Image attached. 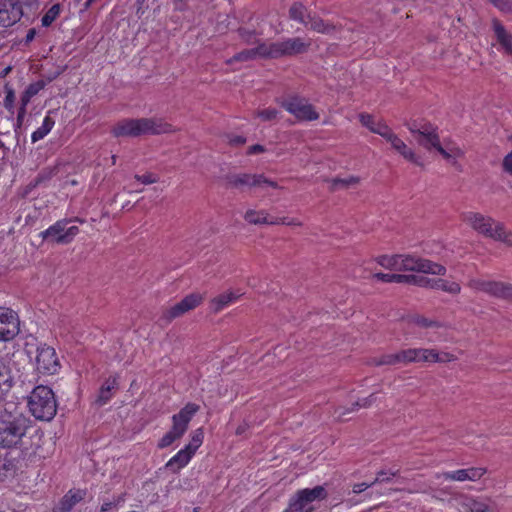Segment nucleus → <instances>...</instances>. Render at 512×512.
<instances>
[{
	"label": "nucleus",
	"instance_id": "393cba45",
	"mask_svg": "<svg viewBox=\"0 0 512 512\" xmlns=\"http://www.w3.org/2000/svg\"><path fill=\"white\" fill-rule=\"evenodd\" d=\"M241 294L235 293V292H225L223 294H220L210 301V310L213 313H219L224 308L228 307L230 304L235 302Z\"/></svg>",
	"mask_w": 512,
	"mask_h": 512
},
{
	"label": "nucleus",
	"instance_id": "13d9d810",
	"mask_svg": "<svg viewBox=\"0 0 512 512\" xmlns=\"http://www.w3.org/2000/svg\"><path fill=\"white\" fill-rule=\"evenodd\" d=\"M274 220H278L280 223L279 224H283V225H288V226H301V222L298 221L297 219H289V218H286V217H283V218H274Z\"/></svg>",
	"mask_w": 512,
	"mask_h": 512
},
{
	"label": "nucleus",
	"instance_id": "9b49d317",
	"mask_svg": "<svg viewBox=\"0 0 512 512\" xmlns=\"http://www.w3.org/2000/svg\"><path fill=\"white\" fill-rule=\"evenodd\" d=\"M328 493L324 486L318 485L314 488H305L296 492L293 498H291V507H294L300 512H312L313 507L310 504L314 501H320L326 499Z\"/></svg>",
	"mask_w": 512,
	"mask_h": 512
},
{
	"label": "nucleus",
	"instance_id": "2f4dec72",
	"mask_svg": "<svg viewBox=\"0 0 512 512\" xmlns=\"http://www.w3.org/2000/svg\"><path fill=\"white\" fill-rule=\"evenodd\" d=\"M55 121L50 117L46 116L43 119L42 125L35 130L31 135V140L33 143L43 139L54 127Z\"/></svg>",
	"mask_w": 512,
	"mask_h": 512
},
{
	"label": "nucleus",
	"instance_id": "0eeeda50",
	"mask_svg": "<svg viewBox=\"0 0 512 512\" xmlns=\"http://www.w3.org/2000/svg\"><path fill=\"white\" fill-rule=\"evenodd\" d=\"M400 271L421 272L443 276L446 268L428 259L413 254H400Z\"/></svg>",
	"mask_w": 512,
	"mask_h": 512
},
{
	"label": "nucleus",
	"instance_id": "774afa93",
	"mask_svg": "<svg viewBox=\"0 0 512 512\" xmlns=\"http://www.w3.org/2000/svg\"><path fill=\"white\" fill-rule=\"evenodd\" d=\"M38 0H24L26 6H30L36 3Z\"/></svg>",
	"mask_w": 512,
	"mask_h": 512
},
{
	"label": "nucleus",
	"instance_id": "4be33fe9",
	"mask_svg": "<svg viewBox=\"0 0 512 512\" xmlns=\"http://www.w3.org/2000/svg\"><path fill=\"white\" fill-rule=\"evenodd\" d=\"M492 27L498 43L506 53L512 55V34H510L498 19L492 20Z\"/></svg>",
	"mask_w": 512,
	"mask_h": 512
},
{
	"label": "nucleus",
	"instance_id": "6ab92c4d",
	"mask_svg": "<svg viewBox=\"0 0 512 512\" xmlns=\"http://www.w3.org/2000/svg\"><path fill=\"white\" fill-rule=\"evenodd\" d=\"M256 58H269L268 43L262 42L255 48L246 49L235 54L232 58L227 60V64H232L236 61L245 62Z\"/></svg>",
	"mask_w": 512,
	"mask_h": 512
},
{
	"label": "nucleus",
	"instance_id": "f704fd0d",
	"mask_svg": "<svg viewBox=\"0 0 512 512\" xmlns=\"http://www.w3.org/2000/svg\"><path fill=\"white\" fill-rule=\"evenodd\" d=\"M396 354L398 364L408 365L411 363H417L418 348L403 349L396 352Z\"/></svg>",
	"mask_w": 512,
	"mask_h": 512
},
{
	"label": "nucleus",
	"instance_id": "f03ea898",
	"mask_svg": "<svg viewBox=\"0 0 512 512\" xmlns=\"http://www.w3.org/2000/svg\"><path fill=\"white\" fill-rule=\"evenodd\" d=\"M29 426V420L22 414L8 411L4 406L0 410V448L17 447Z\"/></svg>",
	"mask_w": 512,
	"mask_h": 512
},
{
	"label": "nucleus",
	"instance_id": "338daca9",
	"mask_svg": "<svg viewBox=\"0 0 512 512\" xmlns=\"http://www.w3.org/2000/svg\"><path fill=\"white\" fill-rule=\"evenodd\" d=\"M284 512H300V511H297L294 507H291V502H290L289 508L286 509Z\"/></svg>",
	"mask_w": 512,
	"mask_h": 512
},
{
	"label": "nucleus",
	"instance_id": "ea45409f",
	"mask_svg": "<svg viewBox=\"0 0 512 512\" xmlns=\"http://www.w3.org/2000/svg\"><path fill=\"white\" fill-rule=\"evenodd\" d=\"M437 350L428 348H418L417 363L429 362L435 363Z\"/></svg>",
	"mask_w": 512,
	"mask_h": 512
},
{
	"label": "nucleus",
	"instance_id": "6e6552de",
	"mask_svg": "<svg viewBox=\"0 0 512 512\" xmlns=\"http://www.w3.org/2000/svg\"><path fill=\"white\" fill-rule=\"evenodd\" d=\"M279 103L299 121H315L319 119V113L303 97L293 95L279 101Z\"/></svg>",
	"mask_w": 512,
	"mask_h": 512
},
{
	"label": "nucleus",
	"instance_id": "a211bd4d",
	"mask_svg": "<svg viewBox=\"0 0 512 512\" xmlns=\"http://www.w3.org/2000/svg\"><path fill=\"white\" fill-rule=\"evenodd\" d=\"M145 135H160L177 131L170 123L160 117L142 118Z\"/></svg>",
	"mask_w": 512,
	"mask_h": 512
},
{
	"label": "nucleus",
	"instance_id": "aec40b11",
	"mask_svg": "<svg viewBox=\"0 0 512 512\" xmlns=\"http://www.w3.org/2000/svg\"><path fill=\"white\" fill-rule=\"evenodd\" d=\"M389 142L393 149L400 153L406 160L411 161L417 165H421L419 158L415 153L407 147V145L390 129L383 137Z\"/></svg>",
	"mask_w": 512,
	"mask_h": 512
},
{
	"label": "nucleus",
	"instance_id": "f8f14e48",
	"mask_svg": "<svg viewBox=\"0 0 512 512\" xmlns=\"http://www.w3.org/2000/svg\"><path fill=\"white\" fill-rule=\"evenodd\" d=\"M20 331V321L12 309L0 307V341H10Z\"/></svg>",
	"mask_w": 512,
	"mask_h": 512
},
{
	"label": "nucleus",
	"instance_id": "5fc2aeb1",
	"mask_svg": "<svg viewBox=\"0 0 512 512\" xmlns=\"http://www.w3.org/2000/svg\"><path fill=\"white\" fill-rule=\"evenodd\" d=\"M502 167L506 173L512 176V151L504 157Z\"/></svg>",
	"mask_w": 512,
	"mask_h": 512
},
{
	"label": "nucleus",
	"instance_id": "9d476101",
	"mask_svg": "<svg viewBox=\"0 0 512 512\" xmlns=\"http://www.w3.org/2000/svg\"><path fill=\"white\" fill-rule=\"evenodd\" d=\"M35 367L39 374L54 375L60 370L59 358L53 347L42 344L36 349Z\"/></svg>",
	"mask_w": 512,
	"mask_h": 512
},
{
	"label": "nucleus",
	"instance_id": "79ce46f5",
	"mask_svg": "<svg viewBox=\"0 0 512 512\" xmlns=\"http://www.w3.org/2000/svg\"><path fill=\"white\" fill-rule=\"evenodd\" d=\"M204 434L202 429H197L193 432L191 441L189 444H187L185 447L189 448V450L195 454L197 449L201 446L203 442Z\"/></svg>",
	"mask_w": 512,
	"mask_h": 512
},
{
	"label": "nucleus",
	"instance_id": "c9c22d12",
	"mask_svg": "<svg viewBox=\"0 0 512 512\" xmlns=\"http://www.w3.org/2000/svg\"><path fill=\"white\" fill-rule=\"evenodd\" d=\"M494 282L495 281H486L479 278H473L468 281L467 285L469 288L475 291H482L491 295Z\"/></svg>",
	"mask_w": 512,
	"mask_h": 512
},
{
	"label": "nucleus",
	"instance_id": "6e6d98bb",
	"mask_svg": "<svg viewBox=\"0 0 512 512\" xmlns=\"http://www.w3.org/2000/svg\"><path fill=\"white\" fill-rule=\"evenodd\" d=\"M239 34L241 38L246 41L247 43H253V40L255 38V32L246 30V29H239Z\"/></svg>",
	"mask_w": 512,
	"mask_h": 512
},
{
	"label": "nucleus",
	"instance_id": "f3484780",
	"mask_svg": "<svg viewBox=\"0 0 512 512\" xmlns=\"http://www.w3.org/2000/svg\"><path fill=\"white\" fill-rule=\"evenodd\" d=\"M487 472L486 468L483 467H471L467 469H459L456 471L444 472L437 474V478H443L450 481H477L482 478Z\"/></svg>",
	"mask_w": 512,
	"mask_h": 512
},
{
	"label": "nucleus",
	"instance_id": "4468645a",
	"mask_svg": "<svg viewBox=\"0 0 512 512\" xmlns=\"http://www.w3.org/2000/svg\"><path fill=\"white\" fill-rule=\"evenodd\" d=\"M203 299L204 297L202 294L191 293L184 297L180 302L166 309L163 312V318H165L167 321H172L173 319L182 316L190 310L195 309L202 303Z\"/></svg>",
	"mask_w": 512,
	"mask_h": 512
},
{
	"label": "nucleus",
	"instance_id": "de8ad7c7",
	"mask_svg": "<svg viewBox=\"0 0 512 512\" xmlns=\"http://www.w3.org/2000/svg\"><path fill=\"white\" fill-rule=\"evenodd\" d=\"M279 111L275 108H266L263 110H259L257 112V116L261 118L263 121H271L277 118Z\"/></svg>",
	"mask_w": 512,
	"mask_h": 512
},
{
	"label": "nucleus",
	"instance_id": "864d4df0",
	"mask_svg": "<svg viewBox=\"0 0 512 512\" xmlns=\"http://www.w3.org/2000/svg\"><path fill=\"white\" fill-rule=\"evenodd\" d=\"M455 360H456L455 355H453V354H451L449 352H441V353H439L437 351L435 363H448V362H453Z\"/></svg>",
	"mask_w": 512,
	"mask_h": 512
},
{
	"label": "nucleus",
	"instance_id": "f257e3e1",
	"mask_svg": "<svg viewBox=\"0 0 512 512\" xmlns=\"http://www.w3.org/2000/svg\"><path fill=\"white\" fill-rule=\"evenodd\" d=\"M417 143L427 150L436 149L446 160L462 157L464 152L454 144H447L446 148L440 144L437 128L429 122L413 121L406 124Z\"/></svg>",
	"mask_w": 512,
	"mask_h": 512
},
{
	"label": "nucleus",
	"instance_id": "052dcab7",
	"mask_svg": "<svg viewBox=\"0 0 512 512\" xmlns=\"http://www.w3.org/2000/svg\"><path fill=\"white\" fill-rule=\"evenodd\" d=\"M246 139L243 136H233L230 138L229 143L234 146H240L245 144Z\"/></svg>",
	"mask_w": 512,
	"mask_h": 512
},
{
	"label": "nucleus",
	"instance_id": "58836bf2",
	"mask_svg": "<svg viewBox=\"0 0 512 512\" xmlns=\"http://www.w3.org/2000/svg\"><path fill=\"white\" fill-rule=\"evenodd\" d=\"M60 12L61 7L59 4H54L53 6H51L50 9L44 14V16L41 19L42 26H50L59 16Z\"/></svg>",
	"mask_w": 512,
	"mask_h": 512
},
{
	"label": "nucleus",
	"instance_id": "e2e57ef3",
	"mask_svg": "<svg viewBox=\"0 0 512 512\" xmlns=\"http://www.w3.org/2000/svg\"><path fill=\"white\" fill-rule=\"evenodd\" d=\"M35 34H36L35 30L34 29H30L28 31L27 35H26V42L32 41L34 39V37H35Z\"/></svg>",
	"mask_w": 512,
	"mask_h": 512
},
{
	"label": "nucleus",
	"instance_id": "5701e85b",
	"mask_svg": "<svg viewBox=\"0 0 512 512\" xmlns=\"http://www.w3.org/2000/svg\"><path fill=\"white\" fill-rule=\"evenodd\" d=\"M193 455L189 448L184 447L166 463V468L177 473L190 462Z\"/></svg>",
	"mask_w": 512,
	"mask_h": 512
},
{
	"label": "nucleus",
	"instance_id": "bb28decb",
	"mask_svg": "<svg viewBox=\"0 0 512 512\" xmlns=\"http://www.w3.org/2000/svg\"><path fill=\"white\" fill-rule=\"evenodd\" d=\"M244 219L250 224H269V225H278L280 222L278 220H274V218L269 217L268 213L264 210L256 211V210H248Z\"/></svg>",
	"mask_w": 512,
	"mask_h": 512
},
{
	"label": "nucleus",
	"instance_id": "c85d7f7f",
	"mask_svg": "<svg viewBox=\"0 0 512 512\" xmlns=\"http://www.w3.org/2000/svg\"><path fill=\"white\" fill-rule=\"evenodd\" d=\"M85 491L83 490H70L61 500L60 502V512H70L72 508L79 503L85 496Z\"/></svg>",
	"mask_w": 512,
	"mask_h": 512
},
{
	"label": "nucleus",
	"instance_id": "7c9ffc66",
	"mask_svg": "<svg viewBox=\"0 0 512 512\" xmlns=\"http://www.w3.org/2000/svg\"><path fill=\"white\" fill-rule=\"evenodd\" d=\"M491 296L512 302V284L495 281Z\"/></svg>",
	"mask_w": 512,
	"mask_h": 512
},
{
	"label": "nucleus",
	"instance_id": "603ef678",
	"mask_svg": "<svg viewBox=\"0 0 512 512\" xmlns=\"http://www.w3.org/2000/svg\"><path fill=\"white\" fill-rule=\"evenodd\" d=\"M44 88V82L42 81H39V82H36V83H33V84H30L26 91H25V94L28 96V97H33L35 96L41 89Z\"/></svg>",
	"mask_w": 512,
	"mask_h": 512
},
{
	"label": "nucleus",
	"instance_id": "a18cd8bd",
	"mask_svg": "<svg viewBox=\"0 0 512 512\" xmlns=\"http://www.w3.org/2000/svg\"><path fill=\"white\" fill-rule=\"evenodd\" d=\"M399 474V470L395 471H385L380 470L376 473L375 479L372 481V484L375 485L377 483L390 482L391 479Z\"/></svg>",
	"mask_w": 512,
	"mask_h": 512
},
{
	"label": "nucleus",
	"instance_id": "4c0bfd02",
	"mask_svg": "<svg viewBox=\"0 0 512 512\" xmlns=\"http://www.w3.org/2000/svg\"><path fill=\"white\" fill-rule=\"evenodd\" d=\"M369 364L373 365V366L397 365L398 364L397 354L396 353L383 354L379 357H373L369 361Z\"/></svg>",
	"mask_w": 512,
	"mask_h": 512
},
{
	"label": "nucleus",
	"instance_id": "423d86ee",
	"mask_svg": "<svg viewBox=\"0 0 512 512\" xmlns=\"http://www.w3.org/2000/svg\"><path fill=\"white\" fill-rule=\"evenodd\" d=\"M311 43L300 37L287 38L279 42L268 43L269 58L277 59L303 54L308 51Z\"/></svg>",
	"mask_w": 512,
	"mask_h": 512
},
{
	"label": "nucleus",
	"instance_id": "3c124183",
	"mask_svg": "<svg viewBox=\"0 0 512 512\" xmlns=\"http://www.w3.org/2000/svg\"><path fill=\"white\" fill-rule=\"evenodd\" d=\"M376 397H375V394L372 393L371 395H369L368 397L362 399V400H359L357 402H355L353 404V409L352 411L358 409L359 407H369L372 405V403L375 401Z\"/></svg>",
	"mask_w": 512,
	"mask_h": 512
},
{
	"label": "nucleus",
	"instance_id": "20e7f679",
	"mask_svg": "<svg viewBox=\"0 0 512 512\" xmlns=\"http://www.w3.org/2000/svg\"><path fill=\"white\" fill-rule=\"evenodd\" d=\"M28 408L38 420L50 421L57 412V403L52 389L47 386H37L28 397Z\"/></svg>",
	"mask_w": 512,
	"mask_h": 512
},
{
	"label": "nucleus",
	"instance_id": "c03bdc74",
	"mask_svg": "<svg viewBox=\"0 0 512 512\" xmlns=\"http://www.w3.org/2000/svg\"><path fill=\"white\" fill-rule=\"evenodd\" d=\"M359 182V178L355 176H350L347 178H334L332 180V189H337L338 187H349L351 185H356Z\"/></svg>",
	"mask_w": 512,
	"mask_h": 512
},
{
	"label": "nucleus",
	"instance_id": "8fccbe9b",
	"mask_svg": "<svg viewBox=\"0 0 512 512\" xmlns=\"http://www.w3.org/2000/svg\"><path fill=\"white\" fill-rule=\"evenodd\" d=\"M134 178L141 182L142 184H145V185H148V184H153V183H156L158 181V178L156 175L152 174V173H146V174H143V175H135Z\"/></svg>",
	"mask_w": 512,
	"mask_h": 512
},
{
	"label": "nucleus",
	"instance_id": "2eb2a0df",
	"mask_svg": "<svg viewBox=\"0 0 512 512\" xmlns=\"http://www.w3.org/2000/svg\"><path fill=\"white\" fill-rule=\"evenodd\" d=\"M228 184L234 188L240 187H260L268 185L272 188H278L276 182L267 179L262 174H234L227 177Z\"/></svg>",
	"mask_w": 512,
	"mask_h": 512
},
{
	"label": "nucleus",
	"instance_id": "72a5a7b5",
	"mask_svg": "<svg viewBox=\"0 0 512 512\" xmlns=\"http://www.w3.org/2000/svg\"><path fill=\"white\" fill-rule=\"evenodd\" d=\"M373 278L385 283H407V280L412 279L408 275L395 273H375Z\"/></svg>",
	"mask_w": 512,
	"mask_h": 512
},
{
	"label": "nucleus",
	"instance_id": "e433bc0d",
	"mask_svg": "<svg viewBox=\"0 0 512 512\" xmlns=\"http://www.w3.org/2000/svg\"><path fill=\"white\" fill-rule=\"evenodd\" d=\"M433 289L442 290L450 294H459L461 291V287L458 283L449 282L444 279H435Z\"/></svg>",
	"mask_w": 512,
	"mask_h": 512
},
{
	"label": "nucleus",
	"instance_id": "680f3d73",
	"mask_svg": "<svg viewBox=\"0 0 512 512\" xmlns=\"http://www.w3.org/2000/svg\"><path fill=\"white\" fill-rule=\"evenodd\" d=\"M175 10L184 11L187 8V0H173Z\"/></svg>",
	"mask_w": 512,
	"mask_h": 512
},
{
	"label": "nucleus",
	"instance_id": "412c9836",
	"mask_svg": "<svg viewBox=\"0 0 512 512\" xmlns=\"http://www.w3.org/2000/svg\"><path fill=\"white\" fill-rule=\"evenodd\" d=\"M14 386V377L6 361L0 357V401L4 400Z\"/></svg>",
	"mask_w": 512,
	"mask_h": 512
},
{
	"label": "nucleus",
	"instance_id": "69168bd1",
	"mask_svg": "<svg viewBox=\"0 0 512 512\" xmlns=\"http://www.w3.org/2000/svg\"><path fill=\"white\" fill-rule=\"evenodd\" d=\"M97 0H86V2L84 3V8L85 9H88L90 6H92V4H94Z\"/></svg>",
	"mask_w": 512,
	"mask_h": 512
},
{
	"label": "nucleus",
	"instance_id": "ddd939ff",
	"mask_svg": "<svg viewBox=\"0 0 512 512\" xmlns=\"http://www.w3.org/2000/svg\"><path fill=\"white\" fill-rule=\"evenodd\" d=\"M24 0H0V26L10 27L23 15Z\"/></svg>",
	"mask_w": 512,
	"mask_h": 512
},
{
	"label": "nucleus",
	"instance_id": "7ed1b4c3",
	"mask_svg": "<svg viewBox=\"0 0 512 512\" xmlns=\"http://www.w3.org/2000/svg\"><path fill=\"white\" fill-rule=\"evenodd\" d=\"M463 220L478 233L512 246V233L506 231L504 225L493 218L481 213L467 212L463 214Z\"/></svg>",
	"mask_w": 512,
	"mask_h": 512
},
{
	"label": "nucleus",
	"instance_id": "1a4fd4ad",
	"mask_svg": "<svg viewBox=\"0 0 512 512\" xmlns=\"http://www.w3.org/2000/svg\"><path fill=\"white\" fill-rule=\"evenodd\" d=\"M72 222L71 219H61L55 222L46 230L40 233L43 240L50 241L56 244H69L73 241L75 236L79 233L77 226L67 225Z\"/></svg>",
	"mask_w": 512,
	"mask_h": 512
},
{
	"label": "nucleus",
	"instance_id": "4d7b16f0",
	"mask_svg": "<svg viewBox=\"0 0 512 512\" xmlns=\"http://www.w3.org/2000/svg\"><path fill=\"white\" fill-rule=\"evenodd\" d=\"M372 486H374L372 484V482H370V483H366V482L357 483V484L353 485L352 492L355 493V494H360V493L364 492L365 490H367L368 488H370Z\"/></svg>",
	"mask_w": 512,
	"mask_h": 512
},
{
	"label": "nucleus",
	"instance_id": "dca6fc26",
	"mask_svg": "<svg viewBox=\"0 0 512 512\" xmlns=\"http://www.w3.org/2000/svg\"><path fill=\"white\" fill-rule=\"evenodd\" d=\"M112 133L115 137H139L143 136V122L142 118H126L118 121L113 129Z\"/></svg>",
	"mask_w": 512,
	"mask_h": 512
},
{
	"label": "nucleus",
	"instance_id": "0e129e2a",
	"mask_svg": "<svg viewBox=\"0 0 512 512\" xmlns=\"http://www.w3.org/2000/svg\"><path fill=\"white\" fill-rule=\"evenodd\" d=\"M113 506V503L111 502H106L104 503L102 506H101V511L102 512H106L108 511L109 509H111V507Z\"/></svg>",
	"mask_w": 512,
	"mask_h": 512
},
{
	"label": "nucleus",
	"instance_id": "a878e982",
	"mask_svg": "<svg viewBox=\"0 0 512 512\" xmlns=\"http://www.w3.org/2000/svg\"><path fill=\"white\" fill-rule=\"evenodd\" d=\"M117 386V377L113 376L106 379L99 390L96 403L100 406L105 405L112 398L113 391L117 388Z\"/></svg>",
	"mask_w": 512,
	"mask_h": 512
},
{
	"label": "nucleus",
	"instance_id": "49530a36",
	"mask_svg": "<svg viewBox=\"0 0 512 512\" xmlns=\"http://www.w3.org/2000/svg\"><path fill=\"white\" fill-rule=\"evenodd\" d=\"M495 8L505 14H512V0H488Z\"/></svg>",
	"mask_w": 512,
	"mask_h": 512
},
{
	"label": "nucleus",
	"instance_id": "bf43d9fd",
	"mask_svg": "<svg viewBox=\"0 0 512 512\" xmlns=\"http://www.w3.org/2000/svg\"><path fill=\"white\" fill-rule=\"evenodd\" d=\"M265 151H266V149L263 145L255 144L248 148L247 154H249V155L259 154V153H263Z\"/></svg>",
	"mask_w": 512,
	"mask_h": 512
},
{
	"label": "nucleus",
	"instance_id": "a19ab883",
	"mask_svg": "<svg viewBox=\"0 0 512 512\" xmlns=\"http://www.w3.org/2000/svg\"><path fill=\"white\" fill-rule=\"evenodd\" d=\"M411 323L422 327V328H438L440 327V323L431 319H428L421 315H415L411 317Z\"/></svg>",
	"mask_w": 512,
	"mask_h": 512
},
{
	"label": "nucleus",
	"instance_id": "39448f33",
	"mask_svg": "<svg viewBox=\"0 0 512 512\" xmlns=\"http://www.w3.org/2000/svg\"><path fill=\"white\" fill-rule=\"evenodd\" d=\"M199 409V405L187 403L177 414H174L172 416V427L159 440L158 448H166L179 440L186 433L190 421Z\"/></svg>",
	"mask_w": 512,
	"mask_h": 512
},
{
	"label": "nucleus",
	"instance_id": "473e14b6",
	"mask_svg": "<svg viewBox=\"0 0 512 512\" xmlns=\"http://www.w3.org/2000/svg\"><path fill=\"white\" fill-rule=\"evenodd\" d=\"M376 262L385 269L400 271V254L381 255Z\"/></svg>",
	"mask_w": 512,
	"mask_h": 512
},
{
	"label": "nucleus",
	"instance_id": "b1692460",
	"mask_svg": "<svg viewBox=\"0 0 512 512\" xmlns=\"http://www.w3.org/2000/svg\"><path fill=\"white\" fill-rule=\"evenodd\" d=\"M359 120L363 126L368 128L372 133L378 134L381 137H384L390 127L381 120H376L372 115L362 113L359 115Z\"/></svg>",
	"mask_w": 512,
	"mask_h": 512
},
{
	"label": "nucleus",
	"instance_id": "c756f323",
	"mask_svg": "<svg viewBox=\"0 0 512 512\" xmlns=\"http://www.w3.org/2000/svg\"><path fill=\"white\" fill-rule=\"evenodd\" d=\"M308 13L307 8L300 2H295L289 9L290 19L297 21L305 26H308Z\"/></svg>",
	"mask_w": 512,
	"mask_h": 512
},
{
	"label": "nucleus",
	"instance_id": "09e8293b",
	"mask_svg": "<svg viewBox=\"0 0 512 512\" xmlns=\"http://www.w3.org/2000/svg\"><path fill=\"white\" fill-rule=\"evenodd\" d=\"M466 505L470 512H487L489 510L485 503L475 499H469Z\"/></svg>",
	"mask_w": 512,
	"mask_h": 512
},
{
	"label": "nucleus",
	"instance_id": "37998d69",
	"mask_svg": "<svg viewBox=\"0 0 512 512\" xmlns=\"http://www.w3.org/2000/svg\"><path fill=\"white\" fill-rule=\"evenodd\" d=\"M408 276L413 278V279L407 280L408 284H414L419 287H427V288H431V289L434 288L435 279H430V278H427L424 276H416V275H408Z\"/></svg>",
	"mask_w": 512,
	"mask_h": 512
},
{
	"label": "nucleus",
	"instance_id": "cd10ccee",
	"mask_svg": "<svg viewBox=\"0 0 512 512\" xmlns=\"http://www.w3.org/2000/svg\"><path fill=\"white\" fill-rule=\"evenodd\" d=\"M308 25L311 30L321 34H332L336 30L333 23L326 22L316 15H308Z\"/></svg>",
	"mask_w": 512,
	"mask_h": 512
}]
</instances>
